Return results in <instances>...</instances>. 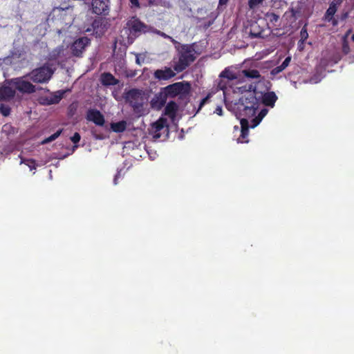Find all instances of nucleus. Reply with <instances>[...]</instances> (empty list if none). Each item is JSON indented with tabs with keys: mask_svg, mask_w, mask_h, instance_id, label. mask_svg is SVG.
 Returning a JSON list of instances; mask_svg holds the SVG:
<instances>
[{
	"mask_svg": "<svg viewBox=\"0 0 354 354\" xmlns=\"http://www.w3.org/2000/svg\"><path fill=\"white\" fill-rule=\"evenodd\" d=\"M265 0H248V5L250 10H254L263 6Z\"/></svg>",
	"mask_w": 354,
	"mask_h": 354,
	"instance_id": "nucleus-29",
	"label": "nucleus"
},
{
	"mask_svg": "<svg viewBox=\"0 0 354 354\" xmlns=\"http://www.w3.org/2000/svg\"><path fill=\"white\" fill-rule=\"evenodd\" d=\"M131 6L136 8H140L139 0H129Z\"/></svg>",
	"mask_w": 354,
	"mask_h": 354,
	"instance_id": "nucleus-42",
	"label": "nucleus"
},
{
	"mask_svg": "<svg viewBox=\"0 0 354 354\" xmlns=\"http://www.w3.org/2000/svg\"><path fill=\"white\" fill-rule=\"evenodd\" d=\"M261 102L266 106L274 107L278 97L274 92L269 91L261 93Z\"/></svg>",
	"mask_w": 354,
	"mask_h": 354,
	"instance_id": "nucleus-18",
	"label": "nucleus"
},
{
	"mask_svg": "<svg viewBox=\"0 0 354 354\" xmlns=\"http://www.w3.org/2000/svg\"><path fill=\"white\" fill-rule=\"evenodd\" d=\"M234 131H239V127L238 126H234Z\"/></svg>",
	"mask_w": 354,
	"mask_h": 354,
	"instance_id": "nucleus-50",
	"label": "nucleus"
},
{
	"mask_svg": "<svg viewBox=\"0 0 354 354\" xmlns=\"http://www.w3.org/2000/svg\"><path fill=\"white\" fill-rule=\"evenodd\" d=\"M91 8L93 13L97 15L106 16L110 11V1L92 0Z\"/></svg>",
	"mask_w": 354,
	"mask_h": 354,
	"instance_id": "nucleus-10",
	"label": "nucleus"
},
{
	"mask_svg": "<svg viewBox=\"0 0 354 354\" xmlns=\"http://www.w3.org/2000/svg\"><path fill=\"white\" fill-rule=\"evenodd\" d=\"M156 33L158 35H160V37L165 38V39H167L171 41V42H172L173 44L174 45H178L179 46V42L177 41L176 39H174L172 37L167 35L166 33H165L164 32H162L160 30H156Z\"/></svg>",
	"mask_w": 354,
	"mask_h": 354,
	"instance_id": "nucleus-32",
	"label": "nucleus"
},
{
	"mask_svg": "<svg viewBox=\"0 0 354 354\" xmlns=\"http://www.w3.org/2000/svg\"><path fill=\"white\" fill-rule=\"evenodd\" d=\"M53 64L46 62L41 66L32 70L26 77H28L31 81L37 84L48 83L53 77L55 68H52Z\"/></svg>",
	"mask_w": 354,
	"mask_h": 354,
	"instance_id": "nucleus-4",
	"label": "nucleus"
},
{
	"mask_svg": "<svg viewBox=\"0 0 354 354\" xmlns=\"http://www.w3.org/2000/svg\"><path fill=\"white\" fill-rule=\"evenodd\" d=\"M106 24L107 23L104 19L102 17H97L93 21L91 27L93 30L96 31L97 32L98 31L104 32L106 29Z\"/></svg>",
	"mask_w": 354,
	"mask_h": 354,
	"instance_id": "nucleus-23",
	"label": "nucleus"
},
{
	"mask_svg": "<svg viewBox=\"0 0 354 354\" xmlns=\"http://www.w3.org/2000/svg\"><path fill=\"white\" fill-rule=\"evenodd\" d=\"M86 118L88 121L93 122L95 124L103 127L105 119L103 114L96 109H90L87 111Z\"/></svg>",
	"mask_w": 354,
	"mask_h": 354,
	"instance_id": "nucleus-12",
	"label": "nucleus"
},
{
	"mask_svg": "<svg viewBox=\"0 0 354 354\" xmlns=\"http://www.w3.org/2000/svg\"><path fill=\"white\" fill-rule=\"evenodd\" d=\"M283 70H285V69L281 66V65H280V66H278L274 68L271 71L270 74L272 75H276L279 74V73L282 72Z\"/></svg>",
	"mask_w": 354,
	"mask_h": 354,
	"instance_id": "nucleus-37",
	"label": "nucleus"
},
{
	"mask_svg": "<svg viewBox=\"0 0 354 354\" xmlns=\"http://www.w3.org/2000/svg\"><path fill=\"white\" fill-rule=\"evenodd\" d=\"M290 61H291V57H290V56L287 57L284 59V61L282 62V64H281V66H282L284 69H286V68L288 66V65L290 64Z\"/></svg>",
	"mask_w": 354,
	"mask_h": 354,
	"instance_id": "nucleus-39",
	"label": "nucleus"
},
{
	"mask_svg": "<svg viewBox=\"0 0 354 354\" xmlns=\"http://www.w3.org/2000/svg\"><path fill=\"white\" fill-rule=\"evenodd\" d=\"M220 77H227L228 80H230L236 79V76L234 74L229 73L226 71H223L221 73Z\"/></svg>",
	"mask_w": 354,
	"mask_h": 354,
	"instance_id": "nucleus-35",
	"label": "nucleus"
},
{
	"mask_svg": "<svg viewBox=\"0 0 354 354\" xmlns=\"http://www.w3.org/2000/svg\"><path fill=\"white\" fill-rule=\"evenodd\" d=\"M127 27L130 35L134 37H138L142 33L148 32L150 30V27L141 21L137 17H131L127 22Z\"/></svg>",
	"mask_w": 354,
	"mask_h": 354,
	"instance_id": "nucleus-7",
	"label": "nucleus"
},
{
	"mask_svg": "<svg viewBox=\"0 0 354 354\" xmlns=\"http://www.w3.org/2000/svg\"><path fill=\"white\" fill-rule=\"evenodd\" d=\"M176 75V73L169 67L155 71L153 76L158 80H168Z\"/></svg>",
	"mask_w": 354,
	"mask_h": 354,
	"instance_id": "nucleus-14",
	"label": "nucleus"
},
{
	"mask_svg": "<svg viewBox=\"0 0 354 354\" xmlns=\"http://www.w3.org/2000/svg\"><path fill=\"white\" fill-rule=\"evenodd\" d=\"M191 86L187 82H178L169 84L161 90L163 91L166 97L174 98L178 95L186 96L190 92Z\"/></svg>",
	"mask_w": 354,
	"mask_h": 354,
	"instance_id": "nucleus-5",
	"label": "nucleus"
},
{
	"mask_svg": "<svg viewBox=\"0 0 354 354\" xmlns=\"http://www.w3.org/2000/svg\"><path fill=\"white\" fill-rule=\"evenodd\" d=\"M136 63L140 64V59L138 57H136Z\"/></svg>",
	"mask_w": 354,
	"mask_h": 354,
	"instance_id": "nucleus-49",
	"label": "nucleus"
},
{
	"mask_svg": "<svg viewBox=\"0 0 354 354\" xmlns=\"http://www.w3.org/2000/svg\"><path fill=\"white\" fill-rule=\"evenodd\" d=\"M78 103L77 102H73L68 107V115L71 117L73 116L77 110Z\"/></svg>",
	"mask_w": 354,
	"mask_h": 354,
	"instance_id": "nucleus-31",
	"label": "nucleus"
},
{
	"mask_svg": "<svg viewBox=\"0 0 354 354\" xmlns=\"http://www.w3.org/2000/svg\"><path fill=\"white\" fill-rule=\"evenodd\" d=\"M178 108V106L175 102L170 101L165 107L164 114L173 120L176 118Z\"/></svg>",
	"mask_w": 354,
	"mask_h": 354,
	"instance_id": "nucleus-20",
	"label": "nucleus"
},
{
	"mask_svg": "<svg viewBox=\"0 0 354 354\" xmlns=\"http://www.w3.org/2000/svg\"><path fill=\"white\" fill-rule=\"evenodd\" d=\"M348 16V12H344V13H342V16H341V19L342 20H344L346 19Z\"/></svg>",
	"mask_w": 354,
	"mask_h": 354,
	"instance_id": "nucleus-46",
	"label": "nucleus"
},
{
	"mask_svg": "<svg viewBox=\"0 0 354 354\" xmlns=\"http://www.w3.org/2000/svg\"><path fill=\"white\" fill-rule=\"evenodd\" d=\"M120 171H118L114 177V179H113V183L115 185L118 184V179L120 178Z\"/></svg>",
	"mask_w": 354,
	"mask_h": 354,
	"instance_id": "nucleus-45",
	"label": "nucleus"
},
{
	"mask_svg": "<svg viewBox=\"0 0 354 354\" xmlns=\"http://www.w3.org/2000/svg\"><path fill=\"white\" fill-rule=\"evenodd\" d=\"M268 111L266 109H261V111L259 112V113L258 114V115L255 116L252 120L251 127L254 128L255 127H257L260 123L261 120L266 115V114L268 113Z\"/></svg>",
	"mask_w": 354,
	"mask_h": 354,
	"instance_id": "nucleus-24",
	"label": "nucleus"
},
{
	"mask_svg": "<svg viewBox=\"0 0 354 354\" xmlns=\"http://www.w3.org/2000/svg\"><path fill=\"white\" fill-rule=\"evenodd\" d=\"M124 98L126 102L129 103L135 113L142 115L145 113L144 106L145 97L141 90L131 88L124 93Z\"/></svg>",
	"mask_w": 354,
	"mask_h": 354,
	"instance_id": "nucleus-3",
	"label": "nucleus"
},
{
	"mask_svg": "<svg viewBox=\"0 0 354 354\" xmlns=\"http://www.w3.org/2000/svg\"><path fill=\"white\" fill-rule=\"evenodd\" d=\"M91 44V39L87 37H80L73 42L71 46V51L73 56L81 57L86 48Z\"/></svg>",
	"mask_w": 354,
	"mask_h": 354,
	"instance_id": "nucleus-9",
	"label": "nucleus"
},
{
	"mask_svg": "<svg viewBox=\"0 0 354 354\" xmlns=\"http://www.w3.org/2000/svg\"><path fill=\"white\" fill-rule=\"evenodd\" d=\"M101 82L104 86H115L119 83V80L110 73H104L102 74Z\"/></svg>",
	"mask_w": 354,
	"mask_h": 354,
	"instance_id": "nucleus-22",
	"label": "nucleus"
},
{
	"mask_svg": "<svg viewBox=\"0 0 354 354\" xmlns=\"http://www.w3.org/2000/svg\"><path fill=\"white\" fill-rule=\"evenodd\" d=\"M351 39L354 41V34L352 35Z\"/></svg>",
	"mask_w": 354,
	"mask_h": 354,
	"instance_id": "nucleus-51",
	"label": "nucleus"
},
{
	"mask_svg": "<svg viewBox=\"0 0 354 354\" xmlns=\"http://www.w3.org/2000/svg\"><path fill=\"white\" fill-rule=\"evenodd\" d=\"M151 131L154 138H160L161 137L162 131L164 133L168 131L167 119L163 118L158 119L152 124Z\"/></svg>",
	"mask_w": 354,
	"mask_h": 354,
	"instance_id": "nucleus-11",
	"label": "nucleus"
},
{
	"mask_svg": "<svg viewBox=\"0 0 354 354\" xmlns=\"http://www.w3.org/2000/svg\"><path fill=\"white\" fill-rule=\"evenodd\" d=\"M62 132V129H59L58 131H57L55 133H53L50 136L44 139L40 142L41 145H44L48 144V143L56 140L61 135Z\"/></svg>",
	"mask_w": 354,
	"mask_h": 354,
	"instance_id": "nucleus-30",
	"label": "nucleus"
},
{
	"mask_svg": "<svg viewBox=\"0 0 354 354\" xmlns=\"http://www.w3.org/2000/svg\"><path fill=\"white\" fill-rule=\"evenodd\" d=\"M77 147V145H75V146L73 147V151H74Z\"/></svg>",
	"mask_w": 354,
	"mask_h": 354,
	"instance_id": "nucleus-52",
	"label": "nucleus"
},
{
	"mask_svg": "<svg viewBox=\"0 0 354 354\" xmlns=\"http://www.w3.org/2000/svg\"><path fill=\"white\" fill-rule=\"evenodd\" d=\"M80 139H81L80 134L79 133H77V132H75L73 134V136L71 138V141L74 144H77V142H79Z\"/></svg>",
	"mask_w": 354,
	"mask_h": 354,
	"instance_id": "nucleus-38",
	"label": "nucleus"
},
{
	"mask_svg": "<svg viewBox=\"0 0 354 354\" xmlns=\"http://www.w3.org/2000/svg\"><path fill=\"white\" fill-rule=\"evenodd\" d=\"M177 51L178 61L174 62V70L180 73L185 70L196 59L194 44L174 45Z\"/></svg>",
	"mask_w": 354,
	"mask_h": 354,
	"instance_id": "nucleus-2",
	"label": "nucleus"
},
{
	"mask_svg": "<svg viewBox=\"0 0 354 354\" xmlns=\"http://www.w3.org/2000/svg\"><path fill=\"white\" fill-rule=\"evenodd\" d=\"M41 104H44V105H50V104H53V103H50V97L49 96H47V97H42L41 99Z\"/></svg>",
	"mask_w": 354,
	"mask_h": 354,
	"instance_id": "nucleus-40",
	"label": "nucleus"
},
{
	"mask_svg": "<svg viewBox=\"0 0 354 354\" xmlns=\"http://www.w3.org/2000/svg\"><path fill=\"white\" fill-rule=\"evenodd\" d=\"M241 124V135L238 138L239 142H248V137L249 134L248 120L246 118H242L240 121Z\"/></svg>",
	"mask_w": 354,
	"mask_h": 354,
	"instance_id": "nucleus-17",
	"label": "nucleus"
},
{
	"mask_svg": "<svg viewBox=\"0 0 354 354\" xmlns=\"http://www.w3.org/2000/svg\"><path fill=\"white\" fill-rule=\"evenodd\" d=\"M265 19L268 26L272 28L280 26V17L273 12H268L265 15Z\"/></svg>",
	"mask_w": 354,
	"mask_h": 354,
	"instance_id": "nucleus-19",
	"label": "nucleus"
},
{
	"mask_svg": "<svg viewBox=\"0 0 354 354\" xmlns=\"http://www.w3.org/2000/svg\"><path fill=\"white\" fill-rule=\"evenodd\" d=\"M214 113H216L217 115H223V109L221 106H218L215 111H214Z\"/></svg>",
	"mask_w": 354,
	"mask_h": 354,
	"instance_id": "nucleus-43",
	"label": "nucleus"
},
{
	"mask_svg": "<svg viewBox=\"0 0 354 354\" xmlns=\"http://www.w3.org/2000/svg\"><path fill=\"white\" fill-rule=\"evenodd\" d=\"M207 100H208V97H205L201 100L200 104H199V109L202 108V106L206 103V102Z\"/></svg>",
	"mask_w": 354,
	"mask_h": 354,
	"instance_id": "nucleus-44",
	"label": "nucleus"
},
{
	"mask_svg": "<svg viewBox=\"0 0 354 354\" xmlns=\"http://www.w3.org/2000/svg\"><path fill=\"white\" fill-rule=\"evenodd\" d=\"M147 1L148 4H149V6H152V5H153V4H154V0H147Z\"/></svg>",
	"mask_w": 354,
	"mask_h": 354,
	"instance_id": "nucleus-48",
	"label": "nucleus"
},
{
	"mask_svg": "<svg viewBox=\"0 0 354 354\" xmlns=\"http://www.w3.org/2000/svg\"><path fill=\"white\" fill-rule=\"evenodd\" d=\"M126 128L127 122L124 120L111 124L112 130L116 133H122L125 131Z\"/></svg>",
	"mask_w": 354,
	"mask_h": 354,
	"instance_id": "nucleus-25",
	"label": "nucleus"
},
{
	"mask_svg": "<svg viewBox=\"0 0 354 354\" xmlns=\"http://www.w3.org/2000/svg\"><path fill=\"white\" fill-rule=\"evenodd\" d=\"M263 29L258 24L257 21H252L249 26L246 28L251 38H263Z\"/></svg>",
	"mask_w": 354,
	"mask_h": 354,
	"instance_id": "nucleus-16",
	"label": "nucleus"
},
{
	"mask_svg": "<svg viewBox=\"0 0 354 354\" xmlns=\"http://www.w3.org/2000/svg\"><path fill=\"white\" fill-rule=\"evenodd\" d=\"M21 163L26 164L30 170L36 169L37 163L34 159H24L21 160Z\"/></svg>",
	"mask_w": 354,
	"mask_h": 354,
	"instance_id": "nucleus-34",
	"label": "nucleus"
},
{
	"mask_svg": "<svg viewBox=\"0 0 354 354\" xmlns=\"http://www.w3.org/2000/svg\"><path fill=\"white\" fill-rule=\"evenodd\" d=\"M248 93L239 99L238 109L243 116L252 118L255 115L260 105V96H257L256 88L252 84L248 86Z\"/></svg>",
	"mask_w": 354,
	"mask_h": 354,
	"instance_id": "nucleus-1",
	"label": "nucleus"
},
{
	"mask_svg": "<svg viewBox=\"0 0 354 354\" xmlns=\"http://www.w3.org/2000/svg\"><path fill=\"white\" fill-rule=\"evenodd\" d=\"M342 52L345 55L348 54L349 52H350V46H349L348 43L347 42V41L346 39H344L343 43H342Z\"/></svg>",
	"mask_w": 354,
	"mask_h": 354,
	"instance_id": "nucleus-36",
	"label": "nucleus"
},
{
	"mask_svg": "<svg viewBox=\"0 0 354 354\" xmlns=\"http://www.w3.org/2000/svg\"><path fill=\"white\" fill-rule=\"evenodd\" d=\"M15 95V91L11 87L3 86L0 87V100H10Z\"/></svg>",
	"mask_w": 354,
	"mask_h": 354,
	"instance_id": "nucleus-21",
	"label": "nucleus"
},
{
	"mask_svg": "<svg viewBox=\"0 0 354 354\" xmlns=\"http://www.w3.org/2000/svg\"><path fill=\"white\" fill-rule=\"evenodd\" d=\"M25 77L13 78L10 80L11 84L15 86V89L22 93H33L36 91L35 86L31 82L25 80Z\"/></svg>",
	"mask_w": 354,
	"mask_h": 354,
	"instance_id": "nucleus-8",
	"label": "nucleus"
},
{
	"mask_svg": "<svg viewBox=\"0 0 354 354\" xmlns=\"http://www.w3.org/2000/svg\"><path fill=\"white\" fill-rule=\"evenodd\" d=\"M228 0H219V6L226 5Z\"/></svg>",
	"mask_w": 354,
	"mask_h": 354,
	"instance_id": "nucleus-47",
	"label": "nucleus"
},
{
	"mask_svg": "<svg viewBox=\"0 0 354 354\" xmlns=\"http://www.w3.org/2000/svg\"><path fill=\"white\" fill-rule=\"evenodd\" d=\"M343 1L344 0H333L324 15L325 20L328 22L331 21L333 26L337 24V21L334 18V15L337 12V6L341 5Z\"/></svg>",
	"mask_w": 354,
	"mask_h": 354,
	"instance_id": "nucleus-13",
	"label": "nucleus"
},
{
	"mask_svg": "<svg viewBox=\"0 0 354 354\" xmlns=\"http://www.w3.org/2000/svg\"><path fill=\"white\" fill-rule=\"evenodd\" d=\"M167 97L161 90L151 100V108L156 110H160L165 104Z\"/></svg>",
	"mask_w": 354,
	"mask_h": 354,
	"instance_id": "nucleus-15",
	"label": "nucleus"
},
{
	"mask_svg": "<svg viewBox=\"0 0 354 354\" xmlns=\"http://www.w3.org/2000/svg\"><path fill=\"white\" fill-rule=\"evenodd\" d=\"M308 35L306 29L303 28L301 29V38L306 39L308 37Z\"/></svg>",
	"mask_w": 354,
	"mask_h": 354,
	"instance_id": "nucleus-41",
	"label": "nucleus"
},
{
	"mask_svg": "<svg viewBox=\"0 0 354 354\" xmlns=\"http://www.w3.org/2000/svg\"><path fill=\"white\" fill-rule=\"evenodd\" d=\"M11 109L8 105L1 104L0 113L4 117H7L10 114Z\"/></svg>",
	"mask_w": 354,
	"mask_h": 354,
	"instance_id": "nucleus-33",
	"label": "nucleus"
},
{
	"mask_svg": "<svg viewBox=\"0 0 354 354\" xmlns=\"http://www.w3.org/2000/svg\"><path fill=\"white\" fill-rule=\"evenodd\" d=\"M64 94V91H58L57 92H55L52 93L49 97H50V103L58 104L61 100L63 98Z\"/></svg>",
	"mask_w": 354,
	"mask_h": 354,
	"instance_id": "nucleus-26",
	"label": "nucleus"
},
{
	"mask_svg": "<svg viewBox=\"0 0 354 354\" xmlns=\"http://www.w3.org/2000/svg\"><path fill=\"white\" fill-rule=\"evenodd\" d=\"M302 17V6L298 3L295 6L292 4L288 10L283 14V18L286 22V26L290 28H298L300 25L297 24V21Z\"/></svg>",
	"mask_w": 354,
	"mask_h": 354,
	"instance_id": "nucleus-6",
	"label": "nucleus"
},
{
	"mask_svg": "<svg viewBox=\"0 0 354 354\" xmlns=\"http://www.w3.org/2000/svg\"><path fill=\"white\" fill-rule=\"evenodd\" d=\"M24 54V50L19 48H13L10 52L9 57L13 59H19Z\"/></svg>",
	"mask_w": 354,
	"mask_h": 354,
	"instance_id": "nucleus-28",
	"label": "nucleus"
},
{
	"mask_svg": "<svg viewBox=\"0 0 354 354\" xmlns=\"http://www.w3.org/2000/svg\"><path fill=\"white\" fill-rule=\"evenodd\" d=\"M242 73L244 77L252 78V79H258L261 77V75L259 71L256 69H248L242 71Z\"/></svg>",
	"mask_w": 354,
	"mask_h": 354,
	"instance_id": "nucleus-27",
	"label": "nucleus"
}]
</instances>
